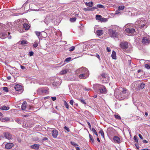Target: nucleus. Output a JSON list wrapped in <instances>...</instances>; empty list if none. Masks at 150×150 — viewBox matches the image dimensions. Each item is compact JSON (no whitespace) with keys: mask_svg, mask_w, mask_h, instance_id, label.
Here are the masks:
<instances>
[{"mask_svg":"<svg viewBox=\"0 0 150 150\" xmlns=\"http://www.w3.org/2000/svg\"><path fill=\"white\" fill-rule=\"evenodd\" d=\"M10 119L8 117H5L3 118V121L4 122H7L9 121Z\"/></svg>","mask_w":150,"mask_h":150,"instance_id":"79ce46f5","label":"nucleus"},{"mask_svg":"<svg viewBox=\"0 0 150 150\" xmlns=\"http://www.w3.org/2000/svg\"><path fill=\"white\" fill-rule=\"evenodd\" d=\"M74 103V101L72 99V100H70L69 102V103L71 105H72Z\"/></svg>","mask_w":150,"mask_h":150,"instance_id":"603ef678","label":"nucleus"},{"mask_svg":"<svg viewBox=\"0 0 150 150\" xmlns=\"http://www.w3.org/2000/svg\"><path fill=\"white\" fill-rule=\"evenodd\" d=\"M27 108L28 109V110H30L31 111H33L34 110L33 107L32 106H30V105H29L28 106Z\"/></svg>","mask_w":150,"mask_h":150,"instance_id":"bb28decb","label":"nucleus"},{"mask_svg":"<svg viewBox=\"0 0 150 150\" xmlns=\"http://www.w3.org/2000/svg\"><path fill=\"white\" fill-rule=\"evenodd\" d=\"M0 35H1V36L2 37V38H4L6 37L7 36V34L6 35L4 34V33H2V34H1Z\"/></svg>","mask_w":150,"mask_h":150,"instance_id":"a19ab883","label":"nucleus"},{"mask_svg":"<svg viewBox=\"0 0 150 150\" xmlns=\"http://www.w3.org/2000/svg\"><path fill=\"white\" fill-rule=\"evenodd\" d=\"M4 135L5 138L8 139H11L12 138L11 135L8 132L4 133Z\"/></svg>","mask_w":150,"mask_h":150,"instance_id":"ddd939ff","label":"nucleus"},{"mask_svg":"<svg viewBox=\"0 0 150 150\" xmlns=\"http://www.w3.org/2000/svg\"><path fill=\"white\" fill-rule=\"evenodd\" d=\"M68 70L67 69H63L59 73L60 75H62L66 74L68 72Z\"/></svg>","mask_w":150,"mask_h":150,"instance_id":"4be33fe9","label":"nucleus"},{"mask_svg":"<svg viewBox=\"0 0 150 150\" xmlns=\"http://www.w3.org/2000/svg\"><path fill=\"white\" fill-rule=\"evenodd\" d=\"M35 33L38 37L41 35V33L40 32L35 31Z\"/></svg>","mask_w":150,"mask_h":150,"instance_id":"58836bf2","label":"nucleus"},{"mask_svg":"<svg viewBox=\"0 0 150 150\" xmlns=\"http://www.w3.org/2000/svg\"><path fill=\"white\" fill-rule=\"evenodd\" d=\"M52 99L53 101H55L56 99V98L55 97H52Z\"/></svg>","mask_w":150,"mask_h":150,"instance_id":"680f3d73","label":"nucleus"},{"mask_svg":"<svg viewBox=\"0 0 150 150\" xmlns=\"http://www.w3.org/2000/svg\"><path fill=\"white\" fill-rule=\"evenodd\" d=\"M107 77V74H105V73H103L102 74L100 78H106V77Z\"/></svg>","mask_w":150,"mask_h":150,"instance_id":"cd10ccee","label":"nucleus"},{"mask_svg":"<svg viewBox=\"0 0 150 150\" xmlns=\"http://www.w3.org/2000/svg\"><path fill=\"white\" fill-rule=\"evenodd\" d=\"M38 41H35L34 42L33 46L34 47H36L38 45Z\"/></svg>","mask_w":150,"mask_h":150,"instance_id":"393cba45","label":"nucleus"},{"mask_svg":"<svg viewBox=\"0 0 150 150\" xmlns=\"http://www.w3.org/2000/svg\"><path fill=\"white\" fill-rule=\"evenodd\" d=\"M79 100H80V101L83 104H86V103L85 100L82 98L80 99Z\"/></svg>","mask_w":150,"mask_h":150,"instance_id":"49530a36","label":"nucleus"},{"mask_svg":"<svg viewBox=\"0 0 150 150\" xmlns=\"http://www.w3.org/2000/svg\"><path fill=\"white\" fill-rule=\"evenodd\" d=\"M136 85L138 87V88H137V89H138V90H140L141 89H140V84H136Z\"/></svg>","mask_w":150,"mask_h":150,"instance_id":"bf43d9fd","label":"nucleus"},{"mask_svg":"<svg viewBox=\"0 0 150 150\" xmlns=\"http://www.w3.org/2000/svg\"><path fill=\"white\" fill-rule=\"evenodd\" d=\"M143 142L145 144H147L148 143V141L146 140H144L143 141Z\"/></svg>","mask_w":150,"mask_h":150,"instance_id":"338daca9","label":"nucleus"},{"mask_svg":"<svg viewBox=\"0 0 150 150\" xmlns=\"http://www.w3.org/2000/svg\"><path fill=\"white\" fill-rule=\"evenodd\" d=\"M85 4L86 6L90 7H92L93 6V3L92 1H90L88 3L86 2Z\"/></svg>","mask_w":150,"mask_h":150,"instance_id":"aec40b11","label":"nucleus"},{"mask_svg":"<svg viewBox=\"0 0 150 150\" xmlns=\"http://www.w3.org/2000/svg\"><path fill=\"white\" fill-rule=\"evenodd\" d=\"M114 94L115 97L119 100H122L127 98L128 93L126 89L119 88L115 90Z\"/></svg>","mask_w":150,"mask_h":150,"instance_id":"f257e3e1","label":"nucleus"},{"mask_svg":"<svg viewBox=\"0 0 150 150\" xmlns=\"http://www.w3.org/2000/svg\"><path fill=\"white\" fill-rule=\"evenodd\" d=\"M96 19L100 20L101 19L102 16L99 15H97L96 16Z\"/></svg>","mask_w":150,"mask_h":150,"instance_id":"c85d7f7f","label":"nucleus"},{"mask_svg":"<svg viewBox=\"0 0 150 150\" xmlns=\"http://www.w3.org/2000/svg\"><path fill=\"white\" fill-rule=\"evenodd\" d=\"M55 17L54 16L52 15H47L44 20V22L46 24H47L50 22H51Z\"/></svg>","mask_w":150,"mask_h":150,"instance_id":"423d86ee","label":"nucleus"},{"mask_svg":"<svg viewBox=\"0 0 150 150\" xmlns=\"http://www.w3.org/2000/svg\"><path fill=\"white\" fill-rule=\"evenodd\" d=\"M13 146L12 143H9L6 144L5 146V148L6 149H11Z\"/></svg>","mask_w":150,"mask_h":150,"instance_id":"2eb2a0df","label":"nucleus"},{"mask_svg":"<svg viewBox=\"0 0 150 150\" xmlns=\"http://www.w3.org/2000/svg\"><path fill=\"white\" fill-rule=\"evenodd\" d=\"M23 26L25 30H28L30 28L29 25L26 23H24L23 24Z\"/></svg>","mask_w":150,"mask_h":150,"instance_id":"5701e85b","label":"nucleus"},{"mask_svg":"<svg viewBox=\"0 0 150 150\" xmlns=\"http://www.w3.org/2000/svg\"><path fill=\"white\" fill-rule=\"evenodd\" d=\"M27 103L25 101L23 102L21 108L23 110H25L26 108Z\"/></svg>","mask_w":150,"mask_h":150,"instance_id":"a211bd4d","label":"nucleus"},{"mask_svg":"<svg viewBox=\"0 0 150 150\" xmlns=\"http://www.w3.org/2000/svg\"><path fill=\"white\" fill-rule=\"evenodd\" d=\"M71 59V57L67 58L65 59V61L69 62L70 60Z\"/></svg>","mask_w":150,"mask_h":150,"instance_id":"3c124183","label":"nucleus"},{"mask_svg":"<svg viewBox=\"0 0 150 150\" xmlns=\"http://www.w3.org/2000/svg\"><path fill=\"white\" fill-rule=\"evenodd\" d=\"M89 72V71L87 69L84 67L79 68L75 71V73L76 74H80L83 73H86V72Z\"/></svg>","mask_w":150,"mask_h":150,"instance_id":"39448f33","label":"nucleus"},{"mask_svg":"<svg viewBox=\"0 0 150 150\" xmlns=\"http://www.w3.org/2000/svg\"><path fill=\"white\" fill-rule=\"evenodd\" d=\"M89 76V72H86V73H83L79 74V77L80 79H85L88 77Z\"/></svg>","mask_w":150,"mask_h":150,"instance_id":"1a4fd4ad","label":"nucleus"},{"mask_svg":"<svg viewBox=\"0 0 150 150\" xmlns=\"http://www.w3.org/2000/svg\"><path fill=\"white\" fill-rule=\"evenodd\" d=\"M145 67L147 69H150V66L148 64H146L144 65Z\"/></svg>","mask_w":150,"mask_h":150,"instance_id":"c03bdc74","label":"nucleus"},{"mask_svg":"<svg viewBox=\"0 0 150 150\" xmlns=\"http://www.w3.org/2000/svg\"><path fill=\"white\" fill-rule=\"evenodd\" d=\"M15 120L16 122L18 123L19 124H21V121L18 118H16L15 119Z\"/></svg>","mask_w":150,"mask_h":150,"instance_id":"4c0bfd02","label":"nucleus"},{"mask_svg":"<svg viewBox=\"0 0 150 150\" xmlns=\"http://www.w3.org/2000/svg\"><path fill=\"white\" fill-rule=\"evenodd\" d=\"M120 45L121 48L123 49H126L128 47V43L126 42H122Z\"/></svg>","mask_w":150,"mask_h":150,"instance_id":"9b49d317","label":"nucleus"},{"mask_svg":"<svg viewBox=\"0 0 150 150\" xmlns=\"http://www.w3.org/2000/svg\"><path fill=\"white\" fill-rule=\"evenodd\" d=\"M3 91L6 92H8V89L7 87H4L3 88Z\"/></svg>","mask_w":150,"mask_h":150,"instance_id":"f704fd0d","label":"nucleus"},{"mask_svg":"<svg viewBox=\"0 0 150 150\" xmlns=\"http://www.w3.org/2000/svg\"><path fill=\"white\" fill-rule=\"evenodd\" d=\"M76 19V17L71 18L70 19V21L71 22H74L75 21Z\"/></svg>","mask_w":150,"mask_h":150,"instance_id":"e433bc0d","label":"nucleus"},{"mask_svg":"<svg viewBox=\"0 0 150 150\" xmlns=\"http://www.w3.org/2000/svg\"><path fill=\"white\" fill-rule=\"evenodd\" d=\"M75 46H72L69 49V51L72 52L75 49Z\"/></svg>","mask_w":150,"mask_h":150,"instance_id":"c756f323","label":"nucleus"},{"mask_svg":"<svg viewBox=\"0 0 150 150\" xmlns=\"http://www.w3.org/2000/svg\"><path fill=\"white\" fill-rule=\"evenodd\" d=\"M120 10H119V9H118L117 10V11H115V14H119L120 13Z\"/></svg>","mask_w":150,"mask_h":150,"instance_id":"6e6d98bb","label":"nucleus"},{"mask_svg":"<svg viewBox=\"0 0 150 150\" xmlns=\"http://www.w3.org/2000/svg\"><path fill=\"white\" fill-rule=\"evenodd\" d=\"M27 42L25 40H22L21 42V45H25L27 43Z\"/></svg>","mask_w":150,"mask_h":150,"instance_id":"a18cd8bd","label":"nucleus"},{"mask_svg":"<svg viewBox=\"0 0 150 150\" xmlns=\"http://www.w3.org/2000/svg\"><path fill=\"white\" fill-rule=\"evenodd\" d=\"M89 137L90 140H91V142L92 143H93L94 142V139H93V137L90 134H89Z\"/></svg>","mask_w":150,"mask_h":150,"instance_id":"473e14b6","label":"nucleus"},{"mask_svg":"<svg viewBox=\"0 0 150 150\" xmlns=\"http://www.w3.org/2000/svg\"><path fill=\"white\" fill-rule=\"evenodd\" d=\"M139 137L142 139H143V137H142V135L140 134H139Z\"/></svg>","mask_w":150,"mask_h":150,"instance_id":"e2e57ef3","label":"nucleus"},{"mask_svg":"<svg viewBox=\"0 0 150 150\" xmlns=\"http://www.w3.org/2000/svg\"><path fill=\"white\" fill-rule=\"evenodd\" d=\"M64 129L67 130L68 132H69V129L66 126H65L64 127Z\"/></svg>","mask_w":150,"mask_h":150,"instance_id":"4d7b16f0","label":"nucleus"},{"mask_svg":"<svg viewBox=\"0 0 150 150\" xmlns=\"http://www.w3.org/2000/svg\"><path fill=\"white\" fill-rule=\"evenodd\" d=\"M111 56L112 58L114 59H116V52L114 51L112 52Z\"/></svg>","mask_w":150,"mask_h":150,"instance_id":"412c9836","label":"nucleus"},{"mask_svg":"<svg viewBox=\"0 0 150 150\" xmlns=\"http://www.w3.org/2000/svg\"><path fill=\"white\" fill-rule=\"evenodd\" d=\"M125 31L127 33H134L135 32V29L133 28H127L125 29Z\"/></svg>","mask_w":150,"mask_h":150,"instance_id":"f8f14e48","label":"nucleus"},{"mask_svg":"<svg viewBox=\"0 0 150 150\" xmlns=\"http://www.w3.org/2000/svg\"><path fill=\"white\" fill-rule=\"evenodd\" d=\"M115 117L117 119L119 120L121 119V117L118 115H115Z\"/></svg>","mask_w":150,"mask_h":150,"instance_id":"09e8293b","label":"nucleus"},{"mask_svg":"<svg viewBox=\"0 0 150 150\" xmlns=\"http://www.w3.org/2000/svg\"><path fill=\"white\" fill-rule=\"evenodd\" d=\"M93 87L95 90L98 89L101 93H103L106 92V88L103 85L100 84H96L94 85Z\"/></svg>","mask_w":150,"mask_h":150,"instance_id":"f03ea898","label":"nucleus"},{"mask_svg":"<svg viewBox=\"0 0 150 150\" xmlns=\"http://www.w3.org/2000/svg\"><path fill=\"white\" fill-rule=\"evenodd\" d=\"M114 142L117 143L119 144L120 142V140L119 137L115 136L113 138Z\"/></svg>","mask_w":150,"mask_h":150,"instance_id":"dca6fc26","label":"nucleus"},{"mask_svg":"<svg viewBox=\"0 0 150 150\" xmlns=\"http://www.w3.org/2000/svg\"><path fill=\"white\" fill-rule=\"evenodd\" d=\"M71 145H72L73 146H78V145L77 144H76L75 142H71Z\"/></svg>","mask_w":150,"mask_h":150,"instance_id":"de8ad7c7","label":"nucleus"},{"mask_svg":"<svg viewBox=\"0 0 150 150\" xmlns=\"http://www.w3.org/2000/svg\"><path fill=\"white\" fill-rule=\"evenodd\" d=\"M10 109L9 107L8 106H2L0 108V109L2 110H9Z\"/></svg>","mask_w":150,"mask_h":150,"instance_id":"6ab92c4d","label":"nucleus"},{"mask_svg":"<svg viewBox=\"0 0 150 150\" xmlns=\"http://www.w3.org/2000/svg\"><path fill=\"white\" fill-rule=\"evenodd\" d=\"M109 33L111 35V36L114 38L117 37L118 35V34L117 33L115 30H113L112 29H110L109 30Z\"/></svg>","mask_w":150,"mask_h":150,"instance_id":"6e6552de","label":"nucleus"},{"mask_svg":"<svg viewBox=\"0 0 150 150\" xmlns=\"http://www.w3.org/2000/svg\"><path fill=\"white\" fill-rule=\"evenodd\" d=\"M92 132H93V133L95 134L97 137H98V133H97L95 129L93 127L92 128Z\"/></svg>","mask_w":150,"mask_h":150,"instance_id":"a878e982","label":"nucleus"},{"mask_svg":"<svg viewBox=\"0 0 150 150\" xmlns=\"http://www.w3.org/2000/svg\"><path fill=\"white\" fill-rule=\"evenodd\" d=\"M98 36H101L103 34V31L102 30H98L96 32Z\"/></svg>","mask_w":150,"mask_h":150,"instance_id":"b1692460","label":"nucleus"},{"mask_svg":"<svg viewBox=\"0 0 150 150\" xmlns=\"http://www.w3.org/2000/svg\"><path fill=\"white\" fill-rule=\"evenodd\" d=\"M83 10L84 11H92V9L90 8H83Z\"/></svg>","mask_w":150,"mask_h":150,"instance_id":"c9c22d12","label":"nucleus"},{"mask_svg":"<svg viewBox=\"0 0 150 150\" xmlns=\"http://www.w3.org/2000/svg\"><path fill=\"white\" fill-rule=\"evenodd\" d=\"M101 19V20H100V21H105L106 19L105 18H101V19Z\"/></svg>","mask_w":150,"mask_h":150,"instance_id":"69168bd1","label":"nucleus"},{"mask_svg":"<svg viewBox=\"0 0 150 150\" xmlns=\"http://www.w3.org/2000/svg\"><path fill=\"white\" fill-rule=\"evenodd\" d=\"M141 42L145 45H148L150 44V37L149 35L142 38Z\"/></svg>","mask_w":150,"mask_h":150,"instance_id":"20e7f679","label":"nucleus"},{"mask_svg":"<svg viewBox=\"0 0 150 150\" xmlns=\"http://www.w3.org/2000/svg\"><path fill=\"white\" fill-rule=\"evenodd\" d=\"M96 56L98 58V59H99L100 61L101 60V59L100 58V56L98 54H96Z\"/></svg>","mask_w":150,"mask_h":150,"instance_id":"5fc2aeb1","label":"nucleus"},{"mask_svg":"<svg viewBox=\"0 0 150 150\" xmlns=\"http://www.w3.org/2000/svg\"><path fill=\"white\" fill-rule=\"evenodd\" d=\"M136 23L137 25H138L139 26L140 25L141 28H142L145 25L146 21L143 18H141L137 20L136 22Z\"/></svg>","mask_w":150,"mask_h":150,"instance_id":"7ed1b4c3","label":"nucleus"},{"mask_svg":"<svg viewBox=\"0 0 150 150\" xmlns=\"http://www.w3.org/2000/svg\"><path fill=\"white\" fill-rule=\"evenodd\" d=\"M107 50L108 52H110L111 51L110 49L108 47H107Z\"/></svg>","mask_w":150,"mask_h":150,"instance_id":"0e129e2a","label":"nucleus"},{"mask_svg":"<svg viewBox=\"0 0 150 150\" xmlns=\"http://www.w3.org/2000/svg\"><path fill=\"white\" fill-rule=\"evenodd\" d=\"M37 91L38 93L40 95L48 94L49 92L48 89L47 88H39L37 90Z\"/></svg>","mask_w":150,"mask_h":150,"instance_id":"0eeeda50","label":"nucleus"},{"mask_svg":"<svg viewBox=\"0 0 150 150\" xmlns=\"http://www.w3.org/2000/svg\"><path fill=\"white\" fill-rule=\"evenodd\" d=\"M34 53L32 51H31L29 52V54L30 56H33V55Z\"/></svg>","mask_w":150,"mask_h":150,"instance_id":"052dcab7","label":"nucleus"},{"mask_svg":"<svg viewBox=\"0 0 150 150\" xmlns=\"http://www.w3.org/2000/svg\"><path fill=\"white\" fill-rule=\"evenodd\" d=\"M97 8H104V6L101 4H97Z\"/></svg>","mask_w":150,"mask_h":150,"instance_id":"37998d69","label":"nucleus"},{"mask_svg":"<svg viewBox=\"0 0 150 150\" xmlns=\"http://www.w3.org/2000/svg\"><path fill=\"white\" fill-rule=\"evenodd\" d=\"M133 139L135 142H136L137 143H138V141L136 136H134Z\"/></svg>","mask_w":150,"mask_h":150,"instance_id":"8fccbe9b","label":"nucleus"},{"mask_svg":"<svg viewBox=\"0 0 150 150\" xmlns=\"http://www.w3.org/2000/svg\"><path fill=\"white\" fill-rule=\"evenodd\" d=\"M14 88L16 91L18 92L19 93H21L23 91L22 87L20 85L18 84L15 85Z\"/></svg>","mask_w":150,"mask_h":150,"instance_id":"9d476101","label":"nucleus"},{"mask_svg":"<svg viewBox=\"0 0 150 150\" xmlns=\"http://www.w3.org/2000/svg\"><path fill=\"white\" fill-rule=\"evenodd\" d=\"M30 147L31 149H38L39 147V145L37 144H34L30 146Z\"/></svg>","mask_w":150,"mask_h":150,"instance_id":"f3484780","label":"nucleus"},{"mask_svg":"<svg viewBox=\"0 0 150 150\" xmlns=\"http://www.w3.org/2000/svg\"><path fill=\"white\" fill-rule=\"evenodd\" d=\"M64 106L66 107V108L67 109H69V105H68V104L67 103V102L65 101H64Z\"/></svg>","mask_w":150,"mask_h":150,"instance_id":"2f4dec72","label":"nucleus"},{"mask_svg":"<svg viewBox=\"0 0 150 150\" xmlns=\"http://www.w3.org/2000/svg\"><path fill=\"white\" fill-rule=\"evenodd\" d=\"M145 84L143 83H141L140 84V89H142L145 87Z\"/></svg>","mask_w":150,"mask_h":150,"instance_id":"7c9ffc66","label":"nucleus"},{"mask_svg":"<svg viewBox=\"0 0 150 150\" xmlns=\"http://www.w3.org/2000/svg\"><path fill=\"white\" fill-rule=\"evenodd\" d=\"M52 135L54 138H56L58 135V132L56 129L53 130L52 132Z\"/></svg>","mask_w":150,"mask_h":150,"instance_id":"4468645a","label":"nucleus"},{"mask_svg":"<svg viewBox=\"0 0 150 150\" xmlns=\"http://www.w3.org/2000/svg\"><path fill=\"white\" fill-rule=\"evenodd\" d=\"M21 68L23 69H25V67L24 66H21Z\"/></svg>","mask_w":150,"mask_h":150,"instance_id":"774afa93","label":"nucleus"},{"mask_svg":"<svg viewBox=\"0 0 150 150\" xmlns=\"http://www.w3.org/2000/svg\"><path fill=\"white\" fill-rule=\"evenodd\" d=\"M100 79L102 80L103 81V83H106V82L105 81V79L106 80V78H100Z\"/></svg>","mask_w":150,"mask_h":150,"instance_id":"864d4df0","label":"nucleus"},{"mask_svg":"<svg viewBox=\"0 0 150 150\" xmlns=\"http://www.w3.org/2000/svg\"><path fill=\"white\" fill-rule=\"evenodd\" d=\"M99 133L100 134H101L102 137H103V138H104V132H103V130H100L99 131Z\"/></svg>","mask_w":150,"mask_h":150,"instance_id":"ea45409f","label":"nucleus"},{"mask_svg":"<svg viewBox=\"0 0 150 150\" xmlns=\"http://www.w3.org/2000/svg\"><path fill=\"white\" fill-rule=\"evenodd\" d=\"M125 8V6H120L118 7V9L120 11L123 10Z\"/></svg>","mask_w":150,"mask_h":150,"instance_id":"72a5a7b5","label":"nucleus"},{"mask_svg":"<svg viewBox=\"0 0 150 150\" xmlns=\"http://www.w3.org/2000/svg\"><path fill=\"white\" fill-rule=\"evenodd\" d=\"M87 123L88 125V127L89 128L91 129V124H90V122H87Z\"/></svg>","mask_w":150,"mask_h":150,"instance_id":"13d9d810","label":"nucleus"}]
</instances>
